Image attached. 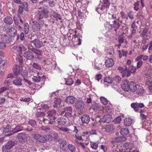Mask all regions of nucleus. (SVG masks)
<instances>
[{
  "label": "nucleus",
  "instance_id": "f257e3e1",
  "mask_svg": "<svg viewBox=\"0 0 152 152\" xmlns=\"http://www.w3.org/2000/svg\"><path fill=\"white\" fill-rule=\"evenodd\" d=\"M137 86L135 82L131 81L129 82L126 80L123 81L121 85L122 88L124 91H128L130 90L132 92L136 91Z\"/></svg>",
  "mask_w": 152,
  "mask_h": 152
},
{
  "label": "nucleus",
  "instance_id": "f03ea898",
  "mask_svg": "<svg viewBox=\"0 0 152 152\" xmlns=\"http://www.w3.org/2000/svg\"><path fill=\"white\" fill-rule=\"evenodd\" d=\"M13 72L15 75L19 74L24 78L26 77L28 75V72L26 70L23 69L22 67L15 65L13 68Z\"/></svg>",
  "mask_w": 152,
  "mask_h": 152
},
{
  "label": "nucleus",
  "instance_id": "7ed1b4c3",
  "mask_svg": "<svg viewBox=\"0 0 152 152\" xmlns=\"http://www.w3.org/2000/svg\"><path fill=\"white\" fill-rule=\"evenodd\" d=\"M16 141H10L7 142L2 147V150L4 152H8L16 144Z\"/></svg>",
  "mask_w": 152,
  "mask_h": 152
},
{
  "label": "nucleus",
  "instance_id": "20e7f679",
  "mask_svg": "<svg viewBox=\"0 0 152 152\" xmlns=\"http://www.w3.org/2000/svg\"><path fill=\"white\" fill-rule=\"evenodd\" d=\"M131 106L135 112L139 111L140 108H142L145 106L143 103L137 102L132 103Z\"/></svg>",
  "mask_w": 152,
  "mask_h": 152
},
{
  "label": "nucleus",
  "instance_id": "39448f33",
  "mask_svg": "<svg viewBox=\"0 0 152 152\" xmlns=\"http://www.w3.org/2000/svg\"><path fill=\"white\" fill-rule=\"evenodd\" d=\"M28 135L23 133H20L17 136L18 141L21 143H23L27 142V137Z\"/></svg>",
  "mask_w": 152,
  "mask_h": 152
},
{
  "label": "nucleus",
  "instance_id": "423d86ee",
  "mask_svg": "<svg viewBox=\"0 0 152 152\" xmlns=\"http://www.w3.org/2000/svg\"><path fill=\"white\" fill-rule=\"evenodd\" d=\"M24 57L28 60H31L34 58V55L33 52L30 50L25 52L23 53Z\"/></svg>",
  "mask_w": 152,
  "mask_h": 152
},
{
  "label": "nucleus",
  "instance_id": "0eeeda50",
  "mask_svg": "<svg viewBox=\"0 0 152 152\" xmlns=\"http://www.w3.org/2000/svg\"><path fill=\"white\" fill-rule=\"evenodd\" d=\"M85 104L83 101L81 100L77 101L75 104L76 108L78 110H83L84 108Z\"/></svg>",
  "mask_w": 152,
  "mask_h": 152
},
{
  "label": "nucleus",
  "instance_id": "6e6552de",
  "mask_svg": "<svg viewBox=\"0 0 152 152\" xmlns=\"http://www.w3.org/2000/svg\"><path fill=\"white\" fill-rule=\"evenodd\" d=\"M30 42L33 43L37 48H39L43 45V42L38 39H36L31 41Z\"/></svg>",
  "mask_w": 152,
  "mask_h": 152
},
{
  "label": "nucleus",
  "instance_id": "1a4fd4ad",
  "mask_svg": "<svg viewBox=\"0 0 152 152\" xmlns=\"http://www.w3.org/2000/svg\"><path fill=\"white\" fill-rule=\"evenodd\" d=\"M48 13L47 11L44 10L39 11L37 14L38 21L41 20L44 17L47 18L48 16Z\"/></svg>",
  "mask_w": 152,
  "mask_h": 152
},
{
  "label": "nucleus",
  "instance_id": "9d476101",
  "mask_svg": "<svg viewBox=\"0 0 152 152\" xmlns=\"http://www.w3.org/2000/svg\"><path fill=\"white\" fill-rule=\"evenodd\" d=\"M111 116L109 114H106L104 115L102 118L100 119L99 122L101 123L104 122L108 123L111 121Z\"/></svg>",
  "mask_w": 152,
  "mask_h": 152
},
{
  "label": "nucleus",
  "instance_id": "9b49d317",
  "mask_svg": "<svg viewBox=\"0 0 152 152\" xmlns=\"http://www.w3.org/2000/svg\"><path fill=\"white\" fill-rule=\"evenodd\" d=\"M38 76H34L32 78V80L35 82H39L41 80V78L44 79L45 78V77L44 75H42L41 73L38 72L37 73Z\"/></svg>",
  "mask_w": 152,
  "mask_h": 152
},
{
  "label": "nucleus",
  "instance_id": "f8f14e48",
  "mask_svg": "<svg viewBox=\"0 0 152 152\" xmlns=\"http://www.w3.org/2000/svg\"><path fill=\"white\" fill-rule=\"evenodd\" d=\"M102 129L104 130L106 132H110L113 131L114 129V128L113 125L110 124L103 126Z\"/></svg>",
  "mask_w": 152,
  "mask_h": 152
},
{
  "label": "nucleus",
  "instance_id": "ddd939ff",
  "mask_svg": "<svg viewBox=\"0 0 152 152\" xmlns=\"http://www.w3.org/2000/svg\"><path fill=\"white\" fill-rule=\"evenodd\" d=\"M34 137L35 139L40 142H45L46 141L45 137L41 135L36 134L34 136Z\"/></svg>",
  "mask_w": 152,
  "mask_h": 152
},
{
  "label": "nucleus",
  "instance_id": "4468645a",
  "mask_svg": "<svg viewBox=\"0 0 152 152\" xmlns=\"http://www.w3.org/2000/svg\"><path fill=\"white\" fill-rule=\"evenodd\" d=\"M81 119L83 124H87L89 122L90 118L89 115H84L81 116Z\"/></svg>",
  "mask_w": 152,
  "mask_h": 152
},
{
  "label": "nucleus",
  "instance_id": "2eb2a0df",
  "mask_svg": "<svg viewBox=\"0 0 152 152\" xmlns=\"http://www.w3.org/2000/svg\"><path fill=\"white\" fill-rule=\"evenodd\" d=\"M62 102V100L59 98L55 97L54 102H53L54 104L53 107L54 108H58L60 106L61 102Z\"/></svg>",
  "mask_w": 152,
  "mask_h": 152
},
{
  "label": "nucleus",
  "instance_id": "dca6fc26",
  "mask_svg": "<svg viewBox=\"0 0 152 152\" xmlns=\"http://www.w3.org/2000/svg\"><path fill=\"white\" fill-rule=\"evenodd\" d=\"M112 25L113 29H114V31L117 33V31L120 27V24L119 22L116 21L115 20H114L113 21Z\"/></svg>",
  "mask_w": 152,
  "mask_h": 152
},
{
  "label": "nucleus",
  "instance_id": "f3484780",
  "mask_svg": "<svg viewBox=\"0 0 152 152\" xmlns=\"http://www.w3.org/2000/svg\"><path fill=\"white\" fill-rule=\"evenodd\" d=\"M10 36L11 37H14L15 36H17V40L19 38V35L17 34V30L13 27L11 28V32Z\"/></svg>",
  "mask_w": 152,
  "mask_h": 152
},
{
  "label": "nucleus",
  "instance_id": "a211bd4d",
  "mask_svg": "<svg viewBox=\"0 0 152 152\" xmlns=\"http://www.w3.org/2000/svg\"><path fill=\"white\" fill-rule=\"evenodd\" d=\"M137 93L139 95H141L145 93V91L143 87L137 85L136 90Z\"/></svg>",
  "mask_w": 152,
  "mask_h": 152
},
{
  "label": "nucleus",
  "instance_id": "6ab92c4d",
  "mask_svg": "<svg viewBox=\"0 0 152 152\" xmlns=\"http://www.w3.org/2000/svg\"><path fill=\"white\" fill-rule=\"evenodd\" d=\"M114 64V61L112 58L107 59L105 62V66L107 67H111Z\"/></svg>",
  "mask_w": 152,
  "mask_h": 152
},
{
  "label": "nucleus",
  "instance_id": "aec40b11",
  "mask_svg": "<svg viewBox=\"0 0 152 152\" xmlns=\"http://www.w3.org/2000/svg\"><path fill=\"white\" fill-rule=\"evenodd\" d=\"M66 102L68 104H72L75 101V98L73 96H69L66 99Z\"/></svg>",
  "mask_w": 152,
  "mask_h": 152
},
{
  "label": "nucleus",
  "instance_id": "412c9836",
  "mask_svg": "<svg viewBox=\"0 0 152 152\" xmlns=\"http://www.w3.org/2000/svg\"><path fill=\"white\" fill-rule=\"evenodd\" d=\"M22 81L21 79L17 77L13 80V83L18 87L22 85Z\"/></svg>",
  "mask_w": 152,
  "mask_h": 152
},
{
  "label": "nucleus",
  "instance_id": "4be33fe9",
  "mask_svg": "<svg viewBox=\"0 0 152 152\" xmlns=\"http://www.w3.org/2000/svg\"><path fill=\"white\" fill-rule=\"evenodd\" d=\"M4 22L7 24L10 25L13 22L12 18L10 17L7 16L3 19Z\"/></svg>",
  "mask_w": 152,
  "mask_h": 152
},
{
  "label": "nucleus",
  "instance_id": "5701e85b",
  "mask_svg": "<svg viewBox=\"0 0 152 152\" xmlns=\"http://www.w3.org/2000/svg\"><path fill=\"white\" fill-rule=\"evenodd\" d=\"M52 15L53 18H55L56 21L60 20V22L61 23H62L63 22L62 19L61 18V15L59 14L56 12H53L52 14Z\"/></svg>",
  "mask_w": 152,
  "mask_h": 152
},
{
  "label": "nucleus",
  "instance_id": "b1692460",
  "mask_svg": "<svg viewBox=\"0 0 152 152\" xmlns=\"http://www.w3.org/2000/svg\"><path fill=\"white\" fill-rule=\"evenodd\" d=\"M32 28L35 31H39L40 30V26L39 24L37 22H33L31 24Z\"/></svg>",
  "mask_w": 152,
  "mask_h": 152
},
{
  "label": "nucleus",
  "instance_id": "393cba45",
  "mask_svg": "<svg viewBox=\"0 0 152 152\" xmlns=\"http://www.w3.org/2000/svg\"><path fill=\"white\" fill-rule=\"evenodd\" d=\"M133 123V120L131 118H127L124 120V125L126 126H130Z\"/></svg>",
  "mask_w": 152,
  "mask_h": 152
},
{
  "label": "nucleus",
  "instance_id": "a878e982",
  "mask_svg": "<svg viewBox=\"0 0 152 152\" xmlns=\"http://www.w3.org/2000/svg\"><path fill=\"white\" fill-rule=\"evenodd\" d=\"M58 124L61 125H64L67 122V118H58L57 120Z\"/></svg>",
  "mask_w": 152,
  "mask_h": 152
},
{
  "label": "nucleus",
  "instance_id": "bb28decb",
  "mask_svg": "<svg viewBox=\"0 0 152 152\" xmlns=\"http://www.w3.org/2000/svg\"><path fill=\"white\" fill-rule=\"evenodd\" d=\"M131 72L127 69V66L125 69L124 70L122 71V76L123 77L126 76L128 77L130 75Z\"/></svg>",
  "mask_w": 152,
  "mask_h": 152
},
{
  "label": "nucleus",
  "instance_id": "cd10ccee",
  "mask_svg": "<svg viewBox=\"0 0 152 152\" xmlns=\"http://www.w3.org/2000/svg\"><path fill=\"white\" fill-rule=\"evenodd\" d=\"M23 129V126L20 125H18L16 126L14 128H13L12 129L14 130L13 134L18 132L20 131H21Z\"/></svg>",
  "mask_w": 152,
  "mask_h": 152
},
{
  "label": "nucleus",
  "instance_id": "c85d7f7f",
  "mask_svg": "<svg viewBox=\"0 0 152 152\" xmlns=\"http://www.w3.org/2000/svg\"><path fill=\"white\" fill-rule=\"evenodd\" d=\"M124 147L126 149V150H131L134 147L133 144L131 142H126L124 144Z\"/></svg>",
  "mask_w": 152,
  "mask_h": 152
},
{
  "label": "nucleus",
  "instance_id": "c756f323",
  "mask_svg": "<svg viewBox=\"0 0 152 152\" xmlns=\"http://www.w3.org/2000/svg\"><path fill=\"white\" fill-rule=\"evenodd\" d=\"M56 111L55 110H52L49 111L47 112V117L48 118L55 117L54 115H56Z\"/></svg>",
  "mask_w": 152,
  "mask_h": 152
},
{
  "label": "nucleus",
  "instance_id": "7c9ffc66",
  "mask_svg": "<svg viewBox=\"0 0 152 152\" xmlns=\"http://www.w3.org/2000/svg\"><path fill=\"white\" fill-rule=\"evenodd\" d=\"M72 108L71 107H65L62 113L63 114L66 113H68L70 112H72Z\"/></svg>",
  "mask_w": 152,
  "mask_h": 152
},
{
  "label": "nucleus",
  "instance_id": "2f4dec72",
  "mask_svg": "<svg viewBox=\"0 0 152 152\" xmlns=\"http://www.w3.org/2000/svg\"><path fill=\"white\" fill-rule=\"evenodd\" d=\"M100 107V105L99 104L94 103L92 104L91 107V109H92L96 111Z\"/></svg>",
  "mask_w": 152,
  "mask_h": 152
},
{
  "label": "nucleus",
  "instance_id": "473e14b6",
  "mask_svg": "<svg viewBox=\"0 0 152 152\" xmlns=\"http://www.w3.org/2000/svg\"><path fill=\"white\" fill-rule=\"evenodd\" d=\"M108 18L110 20L112 21L115 20L116 19V17L115 14H114L112 13L111 14L108 13Z\"/></svg>",
  "mask_w": 152,
  "mask_h": 152
},
{
  "label": "nucleus",
  "instance_id": "72a5a7b5",
  "mask_svg": "<svg viewBox=\"0 0 152 152\" xmlns=\"http://www.w3.org/2000/svg\"><path fill=\"white\" fill-rule=\"evenodd\" d=\"M120 133L122 135H126L129 133V130L128 128L122 129L120 131Z\"/></svg>",
  "mask_w": 152,
  "mask_h": 152
},
{
  "label": "nucleus",
  "instance_id": "f704fd0d",
  "mask_svg": "<svg viewBox=\"0 0 152 152\" xmlns=\"http://www.w3.org/2000/svg\"><path fill=\"white\" fill-rule=\"evenodd\" d=\"M126 137L125 136H120L115 138V140L118 142H120L125 141Z\"/></svg>",
  "mask_w": 152,
  "mask_h": 152
},
{
  "label": "nucleus",
  "instance_id": "c9c22d12",
  "mask_svg": "<svg viewBox=\"0 0 152 152\" xmlns=\"http://www.w3.org/2000/svg\"><path fill=\"white\" fill-rule=\"evenodd\" d=\"M101 7H98L96 9V10L99 13H100L99 12L100 10H103L105 9L108 8L109 7V6H107L106 5L104 4H103V5H101Z\"/></svg>",
  "mask_w": 152,
  "mask_h": 152
},
{
  "label": "nucleus",
  "instance_id": "e433bc0d",
  "mask_svg": "<svg viewBox=\"0 0 152 152\" xmlns=\"http://www.w3.org/2000/svg\"><path fill=\"white\" fill-rule=\"evenodd\" d=\"M112 24H110L109 22H107L105 25V27L107 30L110 31L113 29Z\"/></svg>",
  "mask_w": 152,
  "mask_h": 152
},
{
  "label": "nucleus",
  "instance_id": "4c0bfd02",
  "mask_svg": "<svg viewBox=\"0 0 152 152\" xmlns=\"http://www.w3.org/2000/svg\"><path fill=\"white\" fill-rule=\"evenodd\" d=\"M58 141L59 142L60 144L62 145L61 146V149H63L64 147V146L66 144V143L65 140L63 139L61 140L60 139H58Z\"/></svg>",
  "mask_w": 152,
  "mask_h": 152
},
{
  "label": "nucleus",
  "instance_id": "58836bf2",
  "mask_svg": "<svg viewBox=\"0 0 152 152\" xmlns=\"http://www.w3.org/2000/svg\"><path fill=\"white\" fill-rule=\"evenodd\" d=\"M32 65V67L36 69L40 70L41 69V66L38 64L34 63Z\"/></svg>",
  "mask_w": 152,
  "mask_h": 152
},
{
  "label": "nucleus",
  "instance_id": "ea45409f",
  "mask_svg": "<svg viewBox=\"0 0 152 152\" xmlns=\"http://www.w3.org/2000/svg\"><path fill=\"white\" fill-rule=\"evenodd\" d=\"M3 131L5 133H8L10 132L11 129V126L9 125H7L6 127H3Z\"/></svg>",
  "mask_w": 152,
  "mask_h": 152
},
{
  "label": "nucleus",
  "instance_id": "a19ab883",
  "mask_svg": "<svg viewBox=\"0 0 152 152\" xmlns=\"http://www.w3.org/2000/svg\"><path fill=\"white\" fill-rule=\"evenodd\" d=\"M67 147L69 150L72 152H74L76 149L74 145L71 144H69Z\"/></svg>",
  "mask_w": 152,
  "mask_h": 152
},
{
  "label": "nucleus",
  "instance_id": "79ce46f5",
  "mask_svg": "<svg viewBox=\"0 0 152 152\" xmlns=\"http://www.w3.org/2000/svg\"><path fill=\"white\" fill-rule=\"evenodd\" d=\"M101 102L103 104L106 105L108 103V101L105 98L101 96L100 98Z\"/></svg>",
  "mask_w": 152,
  "mask_h": 152
},
{
  "label": "nucleus",
  "instance_id": "37998d69",
  "mask_svg": "<svg viewBox=\"0 0 152 152\" xmlns=\"http://www.w3.org/2000/svg\"><path fill=\"white\" fill-rule=\"evenodd\" d=\"M50 96L51 97H53L55 99V97L58 98L59 96V95L58 94V91H56L53 92L52 93H51L49 94Z\"/></svg>",
  "mask_w": 152,
  "mask_h": 152
},
{
  "label": "nucleus",
  "instance_id": "c03bdc74",
  "mask_svg": "<svg viewBox=\"0 0 152 152\" xmlns=\"http://www.w3.org/2000/svg\"><path fill=\"white\" fill-rule=\"evenodd\" d=\"M98 143L96 142H91V147L94 149H96L98 148Z\"/></svg>",
  "mask_w": 152,
  "mask_h": 152
},
{
  "label": "nucleus",
  "instance_id": "a18cd8bd",
  "mask_svg": "<svg viewBox=\"0 0 152 152\" xmlns=\"http://www.w3.org/2000/svg\"><path fill=\"white\" fill-rule=\"evenodd\" d=\"M127 69L130 71L132 73H134L136 72L137 69L133 66L130 65Z\"/></svg>",
  "mask_w": 152,
  "mask_h": 152
},
{
  "label": "nucleus",
  "instance_id": "49530a36",
  "mask_svg": "<svg viewBox=\"0 0 152 152\" xmlns=\"http://www.w3.org/2000/svg\"><path fill=\"white\" fill-rule=\"evenodd\" d=\"M56 119L55 117L48 118V123L51 124H55V120Z\"/></svg>",
  "mask_w": 152,
  "mask_h": 152
},
{
  "label": "nucleus",
  "instance_id": "de8ad7c7",
  "mask_svg": "<svg viewBox=\"0 0 152 152\" xmlns=\"http://www.w3.org/2000/svg\"><path fill=\"white\" fill-rule=\"evenodd\" d=\"M52 138L55 140H58V134L56 132H53L50 133Z\"/></svg>",
  "mask_w": 152,
  "mask_h": 152
},
{
  "label": "nucleus",
  "instance_id": "09e8293b",
  "mask_svg": "<svg viewBox=\"0 0 152 152\" xmlns=\"http://www.w3.org/2000/svg\"><path fill=\"white\" fill-rule=\"evenodd\" d=\"M24 31L25 34H27L28 33L29 30V25L28 23H25L24 24Z\"/></svg>",
  "mask_w": 152,
  "mask_h": 152
},
{
  "label": "nucleus",
  "instance_id": "8fccbe9b",
  "mask_svg": "<svg viewBox=\"0 0 152 152\" xmlns=\"http://www.w3.org/2000/svg\"><path fill=\"white\" fill-rule=\"evenodd\" d=\"M147 83L149 86V89L150 92L152 93V80H149Z\"/></svg>",
  "mask_w": 152,
  "mask_h": 152
},
{
  "label": "nucleus",
  "instance_id": "3c124183",
  "mask_svg": "<svg viewBox=\"0 0 152 152\" xmlns=\"http://www.w3.org/2000/svg\"><path fill=\"white\" fill-rule=\"evenodd\" d=\"M140 1H138L136 2H135L134 4V9L136 11H138L139 10Z\"/></svg>",
  "mask_w": 152,
  "mask_h": 152
},
{
  "label": "nucleus",
  "instance_id": "603ef678",
  "mask_svg": "<svg viewBox=\"0 0 152 152\" xmlns=\"http://www.w3.org/2000/svg\"><path fill=\"white\" fill-rule=\"evenodd\" d=\"M45 115V113L43 112H37L36 113V116L37 117L43 116Z\"/></svg>",
  "mask_w": 152,
  "mask_h": 152
},
{
  "label": "nucleus",
  "instance_id": "864d4df0",
  "mask_svg": "<svg viewBox=\"0 0 152 152\" xmlns=\"http://www.w3.org/2000/svg\"><path fill=\"white\" fill-rule=\"evenodd\" d=\"M74 82L72 78H68L66 81V84L68 85H71Z\"/></svg>",
  "mask_w": 152,
  "mask_h": 152
},
{
  "label": "nucleus",
  "instance_id": "5fc2aeb1",
  "mask_svg": "<svg viewBox=\"0 0 152 152\" xmlns=\"http://www.w3.org/2000/svg\"><path fill=\"white\" fill-rule=\"evenodd\" d=\"M28 123L31 125V126H34L36 125V121L33 119H31L28 121Z\"/></svg>",
  "mask_w": 152,
  "mask_h": 152
},
{
  "label": "nucleus",
  "instance_id": "6e6d98bb",
  "mask_svg": "<svg viewBox=\"0 0 152 152\" xmlns=\"http://www.w3.org/2000/svg\"><path fill=\"white\" fill-rule=\"evenodd\" d=\"M32 52H34V53L36 54H37L40 55H41L42 54V52L39 49H33Z\"/></svg>",
  "mask_w": 152,
  "mask_h": 152
},
{
  "label": "nucleus",
  "instance_id": "4d7b16f0",
  "mask_svg": "<svg viewBox=\"0 0 152 152\" xmlns=\"http://www.w3.org/2000/svg\"><path fill=\"white\" fill-rule=\"evenodd\" d=\"M74 36L75 37V40H77V41H76V42H77V43H76V44L78 45H81V39H80V38H78L77 37H76L75 35H74Z\"/></svg>",
  "mask_w": 152,
  "mask_h": 152
},
{
  "label": "nucleus",
  "instance_id": "13d9d810",
  "mask_svg": "<svg viewBox=\"0 0 152 152\" xmlns=\"http://www.w3.org/2000/svg\"><path fill=\"white\" fill-rule=\"evenodd\" d=\"M104 82L111 84L112 83V78L110 77H106L104 79Z\"/></svg>",
  "mask_w": 152,
  "mask_h": 152
},
{
  "label": "nucleus",
  "instance_id": "bf43d9fd",
  "mask_svg": "<svg viewBox=\"0 0 152 152\" xmlns=\"http://www.w3.org/2000/svg\"><path fill=\"white\" fill-rule=\"evenodd\" d=\"M100 1L103 4L106 5L107 6H109L110 5L109 0H101Z\"/></svg>",
  "mask_w": 152,
  "mask_h": 152
},
{
  "label": "nucleus",
  "instance_id": "052dcab7",
  "mask_svg": "<svg viewBox=\"0 0 152 152\" xmlns=\"http://www.w3.org/2000/svg\"><path fill=\"white\" fill-rule=\"evenodd\" d=\"M121 121V117L120 116H118L115 119L114 122L117 124H119L120 123Z\"/></svg>",
  "mask_w": 152,
  "mask_h": 152
},
{
  "label": "nucleus",
  "instance_id": "680f3d73",
  "mask_svg": "<svg viewBox=\"0 0 152 152\" xmlns=\"http://www.w3.org/2000/svg\"><path fill=\"white\" fill-rule=\"evenodd\" d=\"M31 100V98H20V100L21 101H24L25 102H28L30 101Z\"/></svg>",
  "mask_w": 152,
  "mask_h": 152
},
{
  "label": "nucleus",
  "instance_id": "e2e57ef3",
  "mask_svg": "<svg viewBox=\"0 0 152 152\" xmlns=\"http://www.w3.org/2000/svg\"><path fill=\"white\" fill-rule=\"evenodd\" d=\"M8 88L6 86H4L1 88L0 89V94H1L4 92H5L6 90H7Z\"/></svg>",
  "mask_w": 152,
  "mask_h": 152
},
{
  "label": "nucleus",
  "instance_id": "0e129e2a",
  "mask_svg": "<svg viewBox=\"0 0 152 152\" xmlns=\"http://www.w3.org/2000/svg\"><path fill=\"white\" fill-rule=\"evenodd\" d=\"M148 31V29L147 28H144L142 31V33L141 34L142 37H143L145 36L146 33Z\"/></svg>",
  "mask_w": 152,
  "mask_h": 152
},
{
  "label": "nucleus",
  "instance_id": "69168bd1",
  "mask_svg": "<svg viewBox=\"0 0 152 152\" xmlns=\"http://www.w3.org/2000/svg\"><path fill=\"white\" fill-rule=\"evenodd\" d=\"M45 139L46 141H50L52 140V137L51 134L46 135L45 136Z\"/></svg>",
  "mask_w": 152,
  "mask_h": 152
},
{
  "label": "nucleus",
  "instance_id": "338daca9",
  "mask_svg": "<svg viewBox=\"0 0 152 152\" xmlns=\"http://www.w3.org/2000/svg\"><path fill=\"white\" fill-rule=\"evenodd\" d=\"M142 63L143 62L142 61H138L137 64V69H138L140 68L142 66Z\"/></svg>",
  "mask_w": 152,
  "mask_h": 152
},
{
  "label": "nucleus",
  "instance_id": "774afa93",
  "mask_svg": "<svg viewBox=\"0 0 152 152\" xmlns=\"http://www.w3.org/2000/svg\"><path fill=\"white\" fill-rule=\"evenodd\" d=\"M114 80L115 81L119 83L121 80V77L118 75L115 76L114 78Z\"/></svg>",
  "mask_w": 152,
  "mask_h": 152
}]
</instances>
